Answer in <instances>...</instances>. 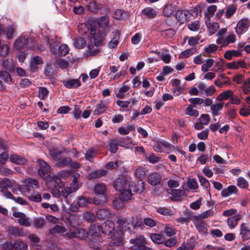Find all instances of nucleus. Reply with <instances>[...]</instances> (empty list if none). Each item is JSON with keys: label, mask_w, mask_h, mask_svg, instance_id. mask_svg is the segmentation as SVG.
Returning a JSON list of instances; mask_svg holds the SVG:
<instances>
[{"label": "nucleus", "mask_w": 250, "mask_h": 250, "mask_svg": "<svg viewBox=\"0 0 250 250\" xmlns=\"http://www.w3.org/2000/svg\"><path fill=\"white\" fill-rule=\"evenodd\" d=\"M196 227L198 231L203 234H207V228L205 227L206 224L202 221H198L195 224Z\"/></svg>", "instance_id": "obj_48"}, {"label": "nucleus", "mask_w": 250, "mask_h": 250, "mask_svg": "<svg viewBox=\"0 0 250 250\" xmlns=\"http://www.w3.org/2000/svg\"><path fill=\"white\" fill-rule=\"evenodd\" d=\"M49 152L52 159L54 161H57L60 158V155H61L63 153V151L60 150L56 148L52 147L49 149Z\"/></svg>", "instance_id": "obj_35"}, {"label": "nucleus", "mask_w": 250, "mask_h": 250, "mask_svg": "<svg viewBox=\"0 0 250 250\" xmlns=\"http://www.w3.org/2000/svg\"><path fill=\"white\" fill-rule=\"evenodd\" d=\"M135 175L140 179H142L146 176L145 168L143 167H138L135 171Z\"/></svg>", "instance_id": "obj_63"}, {"label": "nucleus", "mask_w": 250, "mask_h": 250, "mask_svg": "<svg viewBox=\"0 0 250 250\" xmlns=\"http://www.w3.org/2000/svg\"><path fill=\"white\" fill-rule=\"evenodd\" d=\"M238 189L235 186L231 185L222 190L221 195L223 197H228L232 193H236Z\"/></svg>", "instance_id": "obj_24"}, {"label": "nucleus", "mask_w": 250, "mask_h": 250, "mask_svg": "<svg viewBox=\"0 0 250 250\" xmlns=\"http://www.w3.org/2000/svg\"><path fill=\"white\" fill-rule=\"evenodd\" d=\"M213 62L214 61L213 59H207L206 63H204L202 66V70L204 72H207L209 68L213 65Z\"/></svg>", "instance_id": "obj_62"}, {"label": "nucleus", "mask_w": 250, "mask_h": 250, "mask_svg": "<svg viewBox=\"0 0 250 250\" xmlns=\"http://www.w3.org/2000/svg\"><path fill=\"white\" fill-rule=\"evenodd\" d=\"M151 240L155 243L161 244L164 242L165 238L160 234L153 233L150 235Z\"/></svg>", "instance_id": "obj_46"}, {"label": "nucleus", "mask_w": 250, "mask_h": 250, "mask_svg": "<svg viewBox=\"0 0 250 250\" xmlns=\"http://www.w3.org/2000/svg\"><path fill=\"white\" fill-rule=\"evenodd\" d=\"M131 244L134 245L135 249L139 250H149L150 248L146 246V244L145 238L142 235L137 237L135 239H131L129 241Z\"/></svg>", "instance_id": "obj_9"}, {"label": "nucleus", "mask_w": 250, "mask_h": 250, "mask_svg": "<svg viewBox=\"0 0 250 250\" xmlns=\"http://www.w3.org/2000/svg\"><path fill=\"white\" fill-rule=\"evenodd\" d=\"M67 220L69 225L73 228L76 227L80 223V217L77 214L71 215Z\"/></svg>", "instance_id": "obj_34"}, {"label": "nucleus", "mask_w": 250, "mask_h": 250, "mask_svg": "<svg viewBox=\"0 0 250 250\" xmlns=\"http://www.w3.org/2000/svg\"><path fill=\"white\" fill-rule=\"evenodd\" d=\"M106 108V104L103 101L96 104L95 109L93 111L94 115H100L103 113Z\"/></svg>", "instance_id": "obj_33"}, {"label": "nucleus", "mask_w": 250, "mask_h": 250, "mask_svg": "<svg viewBox=\"0 0 250 250\" xmlns=\"http://www.w3.org/2000/svg\"><path fill=\"white\" fill-rule=\"evenodd\" d=\"M10 161L18 165H23L26 162V159L22 156L17 154H12L9 157Z\"/></svg>", "instance_id": "obj_30"}, {"label": "nucleus", "mask_w": 250, "mask_h": 250, "mask_svg": "<svg viewBox=\"0 0 250 250\" xmlns=\"http://www.w3.org/2000/svg\"><path fill=\"white\" fill-rule=\"evenodd\" d=\"M236 9V6L233 4L229 6L226 12V18H229L230 17H231L235 12Z\"/></svg>", "instance_id": "obj_57"}, {"label": "nucleus", "mask_w": 250, "mask_h": 250, "mask_svg": "<svg viewBox=\"0 0 250 250\" xmlns=\"http://www.w3.org/2000/svg\"><path fill=\"white\" fill-rule=\"evenodd\" d=\"M107 34L106 30L102 31L101 29L97 30L95 27H91L90 29L89 38L93 40L92 42L95 46H100L104 44V42Z\"/></svg>", "instance_id": "obj_4"}, {"label": "nucleus", "mask_w": 250, "mask_h": 250, "mask_svg": "<svg viewBox=\"0 0 250 250\" xmlns=\"http://www.w3.org/2000/svg\"><path fill=\"white\" fill-rule=\"evenodd\" d=\"M250 26V21L248 18H243L237 23L235 31L239 37L247 31Z\"/></svg>", "instance_id": "obj_8"}, {"label": "nucleus", "mask_w": 250, "mask_h": 250, "mask_svg": "<svg viewBox=\"0 0 250 250\" xmlns=\"http://www.w3.org/2000/svg\"><path fill=\"white\" fill-rule=\"evenodd\" d=\"M219 25L217 22H213L211 25H208V30L209 35L214 34L219 29Z\"/></svg>", "instance_id": "obj_52"}, {"label": "nucleus", "mask_w": 250, "mask_h": 250, "mask_svg": "<svg viewBox=\"0 0 250 250\" xmlns=\"http://www.w3.org/2000/svg\"><path fill=\"white\" fill-rule=\"evenodd\" d=\"M43 63V60L42 58L39 56H36L31 58L29 64V67L30 71L32 72H36L38 70V65Z\"/></svg>", "instance_id": "obj_16"}, {"label": "nucleus", "mask_w": 250, "mask_h": 250, "mask_svg": "<svg viewBox=\"0 0 250 250\" xmlns=\"http://www.w3.org/2000/svg\"><path fill=\"white\" fill-rule=\"evenodd\" d=\"M78 31L80 34L84 36L86 35L89 31V28L87 23H81L78 26Z\"/></svg>", "instance_id": "obj_43"}, {"label": "nucleus", "mask_w": 250, "mask_h": 250, "mask_svg": "<svg viewBox=\"0 0 250 250\" xmlns=\"http://www.w3.org/2000/svg\"><path fill=\"white\" fill-rule=\"evenodd\" d=\"M175 17L180 24L183 23L187 20V14L186 11L177 10L175 14Z\"/></svg>", "instance_id": "obj_32"}, {"label": "nucleus", "mask_w": 250, "mask_h": 250, "mask_svg": "<svg viewBox=\"0 0 250 250\" xmlns=\"http://www.w3.org/2000/svg\"><path fill=\"white\" fill-rule=\"evenodd\" d=\"M176 10L175 7L171 4L165 5L163 9V13L165 16L168 17L172 15Z\"/></svg>", "instance_id": "obj_44"}, {"label": "nucleus", "mask_w": 250, "mask_h": 250, "mask_svg": "<svg viewBox=\"0 0 250 250\" xmlns=\"http://www.w3.org/2000/svg\"><path fill=\"white\" fill-rule=\"evenodd\" d=\"M201 11V7L197 5L195 7H193L188 10V14H189L193 18H195L197 16L199 12Z\"/></svg>", "instance_id": "obj_64"}, {"label": "nucleus", "mask_w": 250, "mask_h": 250, "mask_svg": "<svg viewBox=\"0 0 250 250\" xmlns=\"http://www.w3.org/2000/svg\"><path fill=\"white\" fill-rule=\"evenodd\" d=\"M8 232L10 234L14 236H23L25 234L22 229H20L13 226L9 227Z\"/></svg>", "instance_id": "obj_25"}, {"label": "nucleus", "mask_w": 250, "mask_h": 250, "mask_svg": "<svg viewBox=\"0 0 250 250\" xmlns=\"http://www.w3.org/2000/svg\"><path fill=\"white\" fill-rule=\"evenodd\" d=\"M14 217L18 218V222L20 225L29 227L31 225L29 218L25 214L20 212H15L13 214Z\"/></svg>", "instance_id": "obj_10"}, {"label": "nucleus", "mask_w": 250, "mask_h": 250, "mask_svg": "<svg viewBox=\"0 0 250 250\" xmlns=\"http://www.w3.org/2000/svg\"><path fill=\"white\" fill-rule=\"evenodd\" d=\"M35 46V42L27 36H22L17 39L14 43V47L17 50H21L24 47L32 49Z\"/></svg>", "instance_id": "obj_6"}, {"label": "nucleus", "mask_w": 250, "mask_h": 250, "mask_svg": "<svg viewBox=\"0 0 250 250\" xmlns=\"http://www.w3.org/2000/svg\"><path fill=\"white\" fill-rule=\"evenodd\" d=\"M118 229L111 236L109 241L110 246H121L123 245L122 235L127 230L130 232L134 229L135 226L131 219L126 216H121L117 217Z\"/></svg>", "instance_id": "obj_2"}, {"label": "nucleus", "mask_w": 250, "mask_h": 250, "mask_svg": "<svg viewBox=\"0 0 250 250\" xmlns=\"http://www.w3.org/2000/svg\"><path fill=\"white\" fill-rule=\"evenodd\" d=\"M56 166L59 167H62L68 166L71 162V159L69 157L64 158H59L57 161Z\"/></svg>", "instance_id": "obj_41"}, {"label": "nucleus", "mask_w": 250, "mask_h": 250, "mask_svg": "<svg viewBox=\"0 0 250 250\" xmlns=\"http://www.w3.org/2000/svg\"><path fill=\"white\" fill-rule=\"evenodd\" d=\"M0 78L8 84H10L12 83V79L11 75L6 71H0Z\"/></svg>", "instance_id": "obj_38"}, {"label": "nucleus", "mask_w": 250, "mask_h": 250, "mask_svg": "<svg viewBox=\"0 0 250 250\" xmlns=\"http://www.w3.org/2000/svg\"><path fill=\"white\" fill-rule=\"evenodd\" d=\"M241 215L237 214L233 216L230 217L227 219V223L230 229H234L237 226L238 222L241 219Z\"/></svg>", "instance_id": "obj_20"}, {"label": "nucleus", "mask_w": 250, "mask_h": 250, "mask_svg": "<svg viewBox=\"0 0 250 250\" xmlns=\"http://www.w3.org/2000/svg\"><path fill=\"white\" fill-rule=\"evenodd\" d=\"M107 171L104 169H99L91 172L88 175L89 179L100 178L106 174Z\"/></svg>", "instance_id": "obj_22"}, {"label": "nucleus", "mask_w": 250, "mask_h": 250, "mask_svg": "<svg viewBox=\"0 0 250 250\" xmlns=\"http://www.w3.org/2000/svg\"><path fill=\"white\" fill-rule=\"evenodd\" d=\"M147 179L149 184L156 186L161 183V176L158 173L153 172L148 175Z\"/></svg>", "instance_id": "obj_18"}, {"label": "nucleus", "mask_w": 250, "mask_h": 250, "mask_svg": "<svg viewBox=\"0 0 250 250\" xmlns=\"http://www.w3.org/2000/svg\"><path fill=\"white\" fill-rule=\"evenodd\" d=\"M110 216V211L107 209H99L96 212V216L98 219L104 220L109 218Z\"/></svg>", "instance_id": "obj_27"}, {"label": "nucleus", "mask_w": 250, "mask_h": 250, "mask_svg": "<svg viewBox=\"0 0 250 250\" xmlns=\"http://www.w3.org/2000/svg\"><path fill=\"white\" fill-rule=\"evenodd\" d=\"M129 88L130 87L128 85H123V86L119 88L118 93L117 94V97L120 99L124 98L125 93L128 91Z\"/></svg>", "instance_id": "obj_51"}, {"label": "nucleus", "mask_w": 250, "mask_h": 250, "mask_svg": "<svg viewBox=\"0 0 250 250\" xmlns=\"http://www.w3.org/2000/svg\"><path fill=\"white\" fill-rule=\"evenodd\" d=\"M143 222L145 225L149 227H155L157 224L156 220L151 217H146L144 218Z\"/></svg>", "instance_id": "obj_61"}, {"label": "nucleus", "mask_w": 250, "mask_h": 250, "mask_svg": "<svg viewBox=\"0 0 250 250\" xmlns=\"http://www.w3.org/2000/svg\"><path fill=\"white\" fill-rule=\"evenodd\" d=\"M95 231L90 230V246L94 250H114L113 246H110L109 242L106 244L104 242L102 236L99 234L101 232L103 234L109 235L114 230L115 225L112 221L107 220L101 225L94 227Z\"/></svg>", "instance_id": "obj_1"}, {"label": "nucleus", "mask_w": 250, "mask_h": 250, "mask_svg": "<svg viewBox=\"0 0 250 250\" xmlns=\"http://www.w3.org/2000/svg\"><path fill=\"white\" fill-rule=\"evenodd\" d=\"M113 17L117 20L125 19L129 18V13L122 9H116L113 15Z\"/></svg>", "instance_id": "obj_23"}, {"label": "nucleus", "mask_w": 250, "mask_h": 250, "mask_svg": "<svg viewBox=\"0 0 250 250\" xmlns=\"http://www.w3.org/2000/svg\"><path fill=\"white\" fill-rule=\"evenodd\" d=\"M28 238L32 245L37 246L40 242V238L34 234H30Z\"/></svg>", "instance_id": "obj_59"}, {"label": "nucleus", "mask_w": 250, "mask_h": 250, "mask_svg": "<svg viewBox=\"0 0 250 250\" xmlns=\"http://www.w3.org/2000/svg\"><path fill=\"white\" fill-rule=\"evenodd\" d=\"M15 29L13 25L7 27L3 31V33L5 34L7 39H11L14 36Z\"/></svg>", "instance_id": "obj_45"}, {"label": "nucleus", "mask_w": 250, "mask_h": 250, "mask_svg": "<svg viewBox=\"0 0 250 250\" xmlns=\"http://www.w3.org/2000/svg\"><path fill=\"white\" fill-rule=\"evenodd\" d=\"M217 10V6L215 5L209 6L206 11H205V16L206 17H212L215 12Z\"/></svg>", "instance_id": "obj_49"}, {"label": "nucleus", "mask_w": 250, "mask_h": 250, "mask_svg": "<svg viewBox=\"0 0 250 250\" xmlns=\"http://www.w3.org/2000/svg\"><path fill=\"white\" fill-rule=\"evenodd\" d=\"M74 46L78 49H82L86 44L85 40L82 37L74 38L72 40Z\"/></svg>", "instance_id": "obj_28"}, {"label": "nucleus", "mask_w": 250, "mask_h": 250, "mask_svg": "<svg viewBox=\"0 0 250 250\" xmlns=\"http://www.w3.org/2000/svg\"><path fill=\"white\" fill-rule=\"evenodd\" d=\"M66 229L63 226L56 225L54 227L49 229V232L51 234L55 235L57 233H63L65 232Z\"/></svg>", "instance_id": "obj_42"}, {"label": "nucleus", "mask_w": 250, "mask_h": 250, "mask_svg": "<svg viewBox=\"0 0 250 250\" xmlns=\"http://www.w3.org/2000/svg\"><path fill=\"white\" fill-rule=\"evenodd\" d=\"M223 103L213 104L211 105L210 109L213 116H215L219 114V112L222 110L223 107Z\"/></svg>", "instance_id": "obj_36"}, {"label": "nucleus", "mask_w": 250, "mask_h": 250, "mask_svg": "<svg viewBox=\"0 0 250 250\" xmlns=\"http://www.w3.org/2000/svg\"><path fill=\"white\" fill-rule=\"evenodd\" d=\"M130 177L122 176L116 179L114 184L115 189L121 193V195L127 190L128 186L130 184Z\"/></svg>", "instance_id": "obj_5"}, {"label": "nucleus", "mask_w": 250, "mask_h": 250, "mask_svg": "<svg viewBox=\"0 0 250 250\" xmlns=\"http://www.w3.org/2000/svg\"><path fill=\"white\" fill-rule=\"evenodd\" d=\"M240 235L243 242L250 239V229L247 223H243L240 228Z\"/></svg>", "instance_id": "obj_15"}, {"label": "nucleus", "mask_w": 250, "mask_h": 250, "mask_svg": "<svg viewBox=\"0 0 250 250\" xmlns=\"http://www.w3.org/2000/svg\"><path fill=\"white\" fill-rule=\"evenodd\" d=\"M130 184L128 186L127 190H126L122 195L121 198L124 201H128L131 199L132 195L134 193H141L144 190L145 183L142 180H139L137 184L134 183L130 178Z\"/></svg>", "instance_id": "obj_3"}, {"label": "nucleus", "mask_w": 250, "mask_h": 250, "mask_svg": "<svg viewBox=\"0 0 250 250\" xmlns=\"http://www.w3.org/2000/svg\"><path fill=\"white\" fill-rule=\"evenodd\" d=\"M167 191L171 194V198L173 201L180 200L184 194V192L181 189H170Z\"/></svg>", "instance_id": "obj_19"}, {"label": "nucleus", "mask_w": 250, "mask_h": 250, "mask_svg": "<svg viewBox=\"0 0 250 250\" xmlns=\"http://www.w3.org/2000/svg\"><path fill=\"white\" fill-rule=\"evenodd\" d=\"M79 188L78 186H77L76 188H66L62 190L61 196L65 199L67 198L70 194L76 191Z\"/></svg>", "instance_id": "obj_39"}, {"label": "nucleus", "mask_w": 250, "mask_h": 250, "mask_svg": "<svg viewBox=\"0 0 250 250\" xmlns=\"http://www.w3.org/2000/svg\"><path fill=\"white\" fill-rule=\"evenodd\" d=\"M94 191L96 194L103 195L106 191V187L103 183L96 184L94 188Z\"/></svg>", "instance_id": "obj_29"}, {"label": "nucleus", "mask_w": 250, "mask_h": 250, "mask_svg": "<svg viewBox=\"0 0 250 250\" xmlns=\"http://www.w3.org/2000/svg\"><path fill=\"white\" fill-rule=\"evenodd\" d=\"M69 47L65 44H62L58 48V53L60 55L64 56L68 53Z\"/></svg>", "instance_id": "obj_58"}, {"label": "nucleus", "mask_w": 250, "mask_h": 250, "mask_svg": "<svg viewBox=\"0 0 250 250\" xmlns=\"http://www.w3.org/2000/svg\"><path fill=\"white\" fill-rule=\"evenodd\" d=\"M28 199L32 201L36 202H41L42 200L41 194L36 191H34L28 196Z\"/></svg>", "instance_id": "obj_56"}, {"label": "nucleus", "mask_w": 250, "mask_h": 250, "mask_svg": "<svg viewBox=\"0 0 250 250\" xmlns=\"http://www.w3.org/2000/svg\"><path fill=\"white\" fill-rule=\"evenodd\" d=\"M142 13L148 18L153 19L157 16V11L152 7H147L142 10Z\"/></svg>", "instance_id": "obj_21"}, {"label": "nucleus", "mask_w": 250, "mask_h": 250, "mask_svg": "<svg viewBox=\"0 0 250 250\" xmlns=\"http://www.w3.org/2000/svg\"><path fill=\"white\" fill-rule=\"evenodd\" d=\"M49 91L44 87H39L38 97L41 100L45 99L48 96Z\"/></svg>", "instance_id": "obj_47"}, {"label": "nucleus", "mask_w": 250, "mask_h": 250, "mask_svg": "<svg viewBox=\"0 0 250 250\" xmlns=\"http://www.w3.org/2000/svg\"><path fill=\"white\" fill-rule=\"evenodd\" d=\"M14 250H27L28 244L26 242L21 240H18L13 243Z\"/></svg>", "instance_id": "obj_26"}, {"label": "nucleus", "mask_w": 250, "mask_h": 250, "mask_svg": "<svg viewBox=\"0 0 250 250\" xmlns=\"http://www.w3.org/2000/svg\"><path fill=\"white\" fill-rule=\"evenodd\" d=\"M214 211L212 209L206 210L198 216H195V219L197 221H200L202 219H206L209 217L212 216L214 215Z\"/></svg>", "instance_id": "obj_40"}, {"label": "nucleus", "mask_w": 250, "mask_h": 250, "mask_svg": "<svg viewBox=\"0 0 250 250\" xmlns=\"http://www.w3.org/2000/svg\"><path fill=\"white\" fill-rule=\"evenodd\" d=\"M44 219L42 217L36 218L34 220L33 224L37 229L42 228L44 225Z\"/></svg>", "instance_id": "obj_60"}, {"label": "nucleus", "mask_w": 250, "mask_h": 250, "mask_svg": "<svg viewBox=\"0 0 250 250\" xmlns=\"http://www.w3.org/2000/svg\"><path fill=\"white\" fill-rule=\"evenodd\" d=\"M123 200H124L121 198V195H120V198H116L113 202V206L114 208L119 209L122 208L124 206V203Z\"/></svg>", "instance_id": "obj_55"}, {"label": "nucleus", "mask_w": 250, "mask_h": 250, "mask_svg": "<svg viewBox=\"0 0 250 250\" xmlns=\"http://www.w3.org/2000/svg\"><path fill=\"white\" fill-rule=\"evenodd\" d=\"M64 86L67 88H76L81 84L79 79H70L63 81Z\"/></svg>", "instance_id": "obj_17"}, {"label": "nucleus", "mask_w": 250, "mask_h": 250, "mask_svg": "<svg viewBox=\"0 0 250 250\" xmlns=\"http://www.w3.org/2000/svg\"><path fill=\"white\" fill-rule=\"evenodd\" d=\"M2 66L5 69L12 71L14 70L15 62L12 58L6 59L3 61Z\"/></svg>", "instance_id": "obj_31"}, {"label": "nucleus", "mask_w": 250, "mask_h": 250, "mask_svg": "<svg viewBox=\"0 0 250 250\" xmlns=\"http://www.w3.org/2000/svg\"><path fill=\"white\" fill-rule=\"evenodd\" d=\"M100 51V46H95L93 42H88L87 48L83 53L85 57L90 56H95L99 54Z\"/></svg>", "instance_id": "obj_11"}, {"label": "nucleus", "mask_w": 250, "mask_h": 250, "mask_svg": "<svg viewBox=\"0 0 250 250\" xmlns=\"http://www.w3.org/2000/svg\"><path fill=\"white\" fill-rule=\"evenodd\" d=\"M97 24L102 31L106 30V32L109 33L110 31V26L108 25V17L104 16L99 18L97 20Z\"/></svg>", "instance_id": "obj_13"}, {"label": "nucleus", "mask_w": 250, "mask_h": 250, "mask_svg": "<svg viewBox=\"0 0 250 250\" xmlns=\"http://www.w3.org/2000/svg\"><path fill=\"white\" fill-rule=\"evenodd\" d=\"M11 185V181L7 178H4L0 181V188L1 191L3 192V190H6Z\"/></svg>", "instance_id": "obj_50"}, {"label": "nucleus", "mask_w": 250, "mask_h": 250, "mask_svg": "<svg viewBox=\"0 0 250 250\" xmlns=\"http://www.w3.org/2000/svg\"><path fill=\"white\" fill-rule=\"evenodd\" d=\"M154 150L158 152L167 151L168 153L174 150V147L169 143L164 140L156 142L153 146Z\"/></svg>", "instance_id": "obj_7"}, {"label": "nucleus", "mask_w": 250, "mask_h": 250, "mask_svg": "<svg viewBox=\"0 0 250 250\" xmlns=\"http://www.w3.org/2000/svg\"><path fill=\"white\" fill-rule=\"evenodd\" d=\"M109 150L111 153H115L118 150V141L115 140H111L108 144Z\"/></svg>", "instance_id": "obj_53"}, {"label": "nucleus", "mask_w": 250, "mask_h": 250, "mask_svg": "<svg viewBox=\"0 0 250 250\" xmlns=\"http://www.w3.org/2000/svg\"><path fill=\"white\" fill-rule=\"evenodd\" d=\"M233 95V92L231 90H228L221 92L217 96V100L219 101H223L228 99L229 98L232 97Z\"/></svg>", "instance_id": "obj_37"}, {"label": "nucleus", "mask_w": 250, "mask_h": 250, "mask_svg": "<svg viewBox=\"0 0 250 250\" xmlns=\"http://www.w3.org/2000/svg\"><path fill=\"white\" fill-rule=\"evenodd\" d=\"M38 173L42 178L45 177L50 171V166L42 160H38Z\"/></svg>", "instance_id": "obj_12"}, {"label": "nucleus", "mask_w": 250, "mask_h": 250, "mask_svg": "<svg viewBox=\"0 0 250 250\" xmlns=\"http://www.w3.org/2000/svg\"><path fill=\"white\" fill-rule=\"evenodd\" d=\"M157 211L163 215L172 216L173 214V212L170 209L166 207H159L157 208Z\"/></svg>", "instance_id": "obj_54"}, {"label": "nucleus", "mask_w": 250, "mask_h": 250, "mask_svg": "<svg viewBox=\"0 0 250 250\" xmlns=\"http://www.w3.org/2000/svg\"><path fill=\"white\" fill-rule=\"evenodd\" d=\"M23 184V187L24 189H26L28 191H29V188L31 187L32 188L37 189L39 188V182L32 178H27L22 181Z\"/></svg>", "instance_id": "obj_14"}]
</instances>
